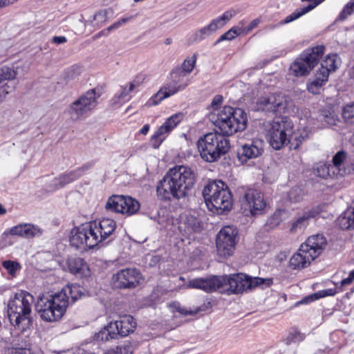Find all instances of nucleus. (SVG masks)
I'll list each match as a JSON object with an SVG mask.
<instances>
[{
  "label": "nucleus",
  "instance_id": "nucleus-1",
  "mask_svg": "<svg viewBox=\"0 0 354 354\" xmlns=\"http://www.w3.org/2000/svg\"><path fill=\"white\" fill-rule=\"evenodd\" d=\"M83 295L82 288L78 285H67L61 291L53 295L40 296L35 305L41 318L53 322L60 319L70 303H74Z\"/></svg>",
  "mask_w": 354,
  "mask_h": 354
},
{
  "label": "nucleus",
  "instance_id": "nucleus-2",
  "mask_svg": "<svg viewBox=\"0 0 354 354\" xmlns=\"http://www.w3.org/2000/svg\"><path fill=\"white\" fill-rule=\"evenodd\" d=\"M195 182L196 174L191 167L176 166L171 168L158 183L156 187L157 196L165 201L171 198H183L193 187Z\"/></svg>",
  "mask_w": 354,
  "mask_h": 354
},
{
  "label": "nucleus",
  "instance_id": "nucleus-3",
  "mask_svg": "<svg viewBox=\"0 0 354 354\" xmlns=\"http://www.w3.org/2000/svg\"><path fill=\"white\" fill-rule=\"evenodd\" d=\"M248 275L239 273L232 275H210L189 280L187 288L202 290L209 293L218 291L227 295L240 294L249 290Z\"/></svg>",
  "mask_w": 354,
  "mask_h": 354
},
{
  "label": "nucleus",
  "instance_id": "nucleus-4",
  "mask_svg": "<svg viewBox=\"0 0 354 354\" xmlns=\"http://www.w3.org/2000/svg\"><path fill=\"white\" fill-rule=\"evenodd\" d=\"M34 298L26 291L12 295L8 301V316L11 326L19 332H24L32 325V306Z\"/></svg>",
  "mask_w": 354,
  "mask_h": 354
},
{
  "label": "nucleus",
  "instance_id": "nucleus-5",
  "mask_svg": "<svg viewBox=\"0 0 354 354\" xmlns=\"http://www.w3.org/2000/svg\"><path fill=\"white\" fill-rule=\"evenodd\" d=\"M209 120L219 130V133L227 137L243 131L247 126L248 118L241 109L225 106L221 110H216L209 115Z\"/></svg>",
  "mask_w": 354,
  "mask_h": 354
},
{
  "label": "nucleus",
  "instance_id": "nucleus-6",
  "mask_svg": "<svg viewBox=\"0 0 354 354\" xmlns=\"http://www.w3.org/2000/svg\"><path fill=\"white\" fill-rule=\"evenodd\" d=\"M203 196L208 208L218 213L229 211L232 207V195L227 186L222 180H213L205 186Z\"/></svg>",
  "mask_w": 354,
  "mask_h": 354
},
{
  "label": "nucleus",
  "instance_id": "nucleus-7",
  "mask_svg": "<svg viewBox=\"0 0 354 354\" xmlns=\"http://www.w3.org/2000/svg\"><path fill=\"white\" fill-rule=\"evenodd\" d=\"M197 147L201 158L206 162H213L227 153L230 141L218 131L210 132L198 139Z\"/></svg>",
  "mask_w": 354,
  "mask_h": 354
},
{
  "label": "nucleus",
  "instance_id": "nucleus-8",
  "mask_svg": "<svg viewBox=\"0 0 354 354\" xmlns=\"http://www.w3.org/2000/svg\"><path fill=\"white\" fill-rule=\"evenodd\" d=\"M325 47L319 45L306 49L291 64L290 73L295 77H303L309 74L322 57Z\"/></svg>",
  "mask_w": 354,
  "mask_h": 354
},
{
  "label": "nucleus",
  "instance_id": "nucleus-9",
  "mask_svg": "<svg viewBox=\"0 0 354 354\" xmlns=\"http://www.w3.org/2000/svg\"><path fill=\"white\" fill-rule=\"evenodd\" d=\"M189 76L179 70L174 69L170 73V81L167 82L149 100L150 105H156L162 100L179 91L185 90L189 84Z\"/></svg>",
  "mask_w": 354,
  "mask_h": 354
},
{
  "label": "nucleus",
  "instance_id": "nucleus-10",
  "mask_svg": "<svg viewBox=\"0 0 354 354\" xmlns=\"http://www.w3.org/2000/svg\"><path fill=\"white\" fill-rule=\"evenodd\" d=\"M100 97L95 88L90 89L71 103L66 112L72 120H80L95 109Z\"/></svg>",
  "mask_w": 354,
  "mask_h": 354
},
{
  "label": "nucleus",
  "instance_id": "nucleus-11",
  "mask_svg": "<svg viewBox=\"0 0 354 354\" xmlns=\"http://www.w3.org/2000/svg\"><path fill=\"white\" fill-rule=\"evenodd\" d=\"M292 106V102L290 99L281 93L262 95L256 102L257 111L271 114L288 113Z\"/></svg>",
  "mask_w": 354,
  "mask_h": 354
},
{
  "label": "nucleus",
  "instance_id": "nucleus-12",
  "mask_svg": "<svg viewBox=\"0 0 354 354\" xmlns=\"http://www.w3.org/2000/svg\"><path fill=\"white\" fill-rule=\"evenodd\" d=\"M294 124L287 117L273 120L269 131V143L275 150H279L288 144V138L292 132Z\"/></svg>",
  "mask_w": 354,
  "mask_h": 354
},
{
  "label": "nucleus",
  "instance_id": "nucleus-13",
  "mask_svg": "<svg viewBox=\"0 0 354 354\" xmlns=\"http://www.w3.org/2000/svg\"><path fill=\"white\" fill-rule=\"evenodd\" d=\"M240 203L241 208L246 216L262 214L266 207V203L262 194L252 188L244 190L243 196L240 198Z\"/></svg>",
  "mask_w": 354,
  "mask_h": 354
},
{
  "label": "nucleus",
  "instance_id": "nucleus-14",
  "mask_svg": "<svg viewBox=\"0 0 354 354\" xmlns=\"http://www.w3.org/2000/svg\"><path fill=\"white\" fill-rule=\"evenodd\" d=\"M235 15L236 11L234 10L225 11L222 15L212 19L209 24L190 35L187 40L188 43L192 44L204 40L217 30L223 28Z\"/></svg>",
  "mask_w": 354,
  "mask_h": 354
},
{
  "label": "nucleus",
  "instance_id": "nucleus-15",
  "mask_svg": "<svg viewBox=\"0 0 354 354\" xmlns=\"http://www.w3.org/2000/svg\"><path fill=\"white\" fill-rule=\"evenodd\" d=\"M238 230L230 225L224 226L216 236V249L218 254L223 258L232 255L237 242Z\"/></svg>",
  "mask_w": 354,
  "mask_h": 354
},
{
  "label": "nucleus",
  "instance_id": "nucleus-16",
  "mask_svg": "<svg viewBox=\"0 0 354 354\" xmlns=\"http://www.w3.org/2000/svg\"><path fill=\"white\" fill-rule=\"evenodd\" d=\"M97 236H93L88 223L73 228L70 236V243L73 247L85 250L93 248L97 244Z\"/></svg>",
  "mask_w": 354,
  "mask_h": 354
},
{
  "label": "nucleus",
  "instance_id": "nucleus-17",
  "mask_svg": "<svg viewBox=\"0 0 354 354\" xmlns=\"http://www.w3.org/2000/svg\"><path fill=\"white\" fill-rule=\"evenodd\" d=\"M105 208L111 212L121 213L129 216L139 210L140 203L130 196L113 195L108 199Z\"/></svg>",
  "mask_w": 354,
  "mask_h": 354
},
{
  "label": "nucleus",
  "instance_id": "nucleus-18",
  "mask_svg": "<svg viewBox=\"0 0 354 354\" xmlns=\"http://www.w3.org/2000/svg\"><path fill=\"white\" fill-rule=\"evenodd\" d=\"M93 236H97V244L106 240L112 239L116 228V223L111 218H103L98 222H89Z\"/></svg>",
  "mask_w": 354,
  "mask_h": 354
},
{
  "label": "nucleus",
  "instance_id": "nucleus-19",
  "mask_svg": "<svg viewBox=\"0 0 354 354\" xmlns=\"http://www.w3.org/2000/svg\"><path fill=\"white\" fill-rule=\"evenodd\" d=\"M263 141L259 139L251 140L241 145L237 150V158L241 163L260 156L263 152Z\"/></svg>",
  "mask_w": 354,
  "mask_h": 354
},
{
  "label": "nucleus",
  "instance_id": "nucleus-20",
  "mask_svg": "<svg viewBox=\"0 0 354 354\" xmlns=\"http://www.w3.org/2000/svg\"><path fill=\"white\" fill-rule=\"evenodd\" d=\"M115 279L120 288H131L138 285L141 274L136 268H127L120 270L116 274Z\"/></svg>",
  "mask_w": 354,
  "mask_h": 354
},
{
  "label": "nucleus",
  "instance_id": "nucleus-21",
  "mask_svg": "<svg viewBox=\"0 0 354 354\" xmlns=\"http://www.w3.org/2000/svg\"><path fill=\"white\" fill-rule=\"evenodd\" d=\"M17 75V71L12 67L3 66L0 68V103L15 88L13 85H10L5 81L14 80Z\"/></svg>",
  "mask_w": 354,
  "mask_h": 354
},
{
  "label": "nucleus",
  "instance_id": "nucleus-22",
  "mask_svg": "<svg viewBox=\"0 0 354 354\" xmlns=\"http://www.w3.org/2000/svg\"><path fill=\"white\" fill-rule=\"evenodd\" d=\"M326 244L325 236L322 234H317L309 236L301 245L316 259L325 249Z\"/></svg>",
  "mask_w": 354,
  "mask_h": 354
},
{
  "label": "nucleus",
  "instance_id": "nucleus-23",
  "mask_svg": "<svg viewBox=\"0 0 354 354\" xmlns=\"http://www.w3.org/2000/svg\"><path fill=\"white\" fill-rule=\"evenodd\" d=\"M315 258L301 245L297 252L292 256L289 266L292 269L300 270L308 267Z\"/></svg>",
  "mask_w": 354,
  "mask_h": 354
},
{
  "label": "nucleus",
  "instance_id": "nucleus-24",
  "mask_svg": "<svg viewBox=\"0 0 354 354\" xmlns=\"http://www.w3.org/2000/svg\"><path fill=\"white\" fill-rule=\"evenodd\" d=\"M9 234L23 238L30 239L41 234V229L30 223H23L15 225L9 230Z\"/></svg>",
  "mask_w": 354,
  "mask_h": 354
},
{
  "label": "nucleus",
  "instance_id": "nucleus-25",
  "mask_svg": "<svg viewBox=\"0 0 354 354\" xmlns=\"http://www.w3.org/2000/svg\"><path fill=\"white\" fill-rule=\"evenodd\" d=\"M178 227L183 235L189 237L193 234L201 232L202 225L196 216H187L180 223Z\"/></svg>",
  "mask_w": 354,
  "mask_h": 354
},
{
  "label": "nucleus",
  "instance_id": "nucleus-26",
  "mask_svg": "<svg viewBox=\"0 0 354 354\" xmlns=\"http://www.w3.org/2000/svg\"><path fill=\"white\" fill-rule=\"evenodd\" d=\"M111 324L117 325L116 333H118V336L121 337H126L132 333L136 327L134 318L129 315H125L121 317L120 320L111 322Z\"/></svg>",
  "mask_w": 354,
  "mask_h": 354
},
{
  "label": "nucleus",
  "instance_id": "nucleus-27",
  "mask_svg": "<svg viewBox=\"0 0 354 354\" xmlns=\"http://www.w3.org/2000/svg\"><path fill=\"white\" fill-rule=\"evenodd\" d=\"M319 212L315 209H312L304 212L301 215L298 216L296 220L292 223L290 232L297 233L304 230L308 225L309 220L315 217Z\"/></svg>",
  "mask_w": 354,
  "mask_h": 354
},
{
  "label": "nucleus",
  "instance_id": "nucleus-28",
  "mask_svg": "<svg viewBox=\"0 0 354 354\" xmlns=\"http://www.w3.org/2000/svg\"><path fill=\"white\" fill-rule=\"evenodd\" d=\"M68 267L70 272L74 274H79L81 277L90 275V270L87 263L83 259L73 257L68 260Z\"/></svg>",
  "mask_w": 354,
  "mask_h": 354
},
{
  "label": "nucleus",
  "instance_id": "nucleus-29",
  "mask_svg": "<svg viewBox=\"0 0 354 354\" xmlns=\"http://www.w3.org/2000/svg\"><path fill=\"white\" fill-rule=\"evenodd\" d=\"M117 327L115 324L110 322L107 326H105L95 334L94 339L97 342H108L117 339L118 337V333H116Z\"/></svg>",
  "mask_w": 354,
  "mask_h": 354
},
{
  "label": "nucleus",
  "instance_id": "nucleus-30",
  "mask_svg": "<svg viewBox=\"0 0 354 354\" xmlns=\"http://www.w3.org/2000/svg\"><path fill=\"white\" fill-rule=\"evenodd\" d=\"M324 0H313V3H309L307 6H305L304 8H300L296 9L292 14L287 16L283 21H280L281 25L286 24L288 23H290L304 15L308 13V12L313 10L315 8H316L318 5L322 3Z\"/></svg>",
  "mask_w": 354,
  "mask_h": 354
},
{
  "label": "nucleus",
  "instance_id": "nucleus-31",
  "mask_svg": "<svg viewBox=\"0 0 354 354\" xmlns=\"http://www.w3.org/2000/svg\"><path fill=\"white\" fill-rule=\"evenodd\" d=\"M327 71L323 73L318 71L315 73V79L307 85L308 91L313 94H318L322 89V86L328 82Z\"/></svg>",
  "mask_w": 354,
  "mask_h": 354
},
{
  "label": "nucleus",
  "instance_id": "nucleus-32",
  "mask_svg": "<svg viewBox=\"0 0 354 354\" xmlns=\"http://www.w3.org/2000/svg\"><path fill=\"white\" fill-rule=\"evenodd\" d=\"M339 59L337 54H330L326 56L324 60L321 63V66L318 71L323 73L326 70L327 71V77H328L329 73L335 71L339 65Z\"/></svg>",
  "mask_w": 354,
  "mask_h": 354
},
{
  "label": "nucleus",
  "instance_id": "nucleus-33",
  "mask_svg": "<svg viewBox=\"0 0 354 354\" xmlns=\"http://www.w3.org/2000/svg\"><path fill=\"white\" fill-rule=\"evenodd\" d=\"M330 168H332L330 163L319 162L315 165L313 173L315 175L325 179L328 178H338L336 174H333V169H330Z\"/></svg>",
  "mask_w": 354,
  "mask_h": 354
},
{
  "label": "nucleus",
  "instance_id": "nucleus-34",
  "mask_svg": "<svg viewBox=\"0 0 354 354\" xmlns=\"http://www.w3.org/2000/svg\"><path fill=\"white\" fill-rule=\"evenodd\" d=\"M184 114L183 113H177L169 118L159 127L165 135L169 133L178 124L183 120Z\"/></svg>",
  "mask_w": 354,
  "mask_h": 354
},
{
  "label": "nucleus",
  "instance_id": "nucleus-35",
  "mask_svg": "<svg viewBox=\"0 0 354 354\" xmlns=\"http://www.w3.org/2000/svg\"><path fill=\"white\" fill-rule=\"evenodd\" d=\"M244 25V21H241L238 26H233L229 30L223 34L214 43V46L217 45L223 41H231L234 39L236 36L243 34V26Z\"/></svg>",
  "mask_w": 354,
  "mask_h": 354
},
{
  "label": "nucleus",
  "instance_id": "nucleus-36",
  "mask_svg": "<svg viewBox=\"0 0 354 354\" xmlns=\"http://www.w3.org/2000/svg\"><path fill=\"white\" fill-rule=\"evenodd\" d=\"M308 133L303 130L301 132L298 131L290 134L288 138V144L290 149L297 150L299 149L300 145L307 138Z\"/></svg>",
  "mask_w": 354,
  "mask_h": 354
},
{
  "label": "nucleus",
  "instance_id": "nucleus-37",
  "mask_svg": "<svg viewBox=\"0 0 354 354\" xmlns=\"http://www.w3.org/2000/svg\"><path fill=\"white\" fill-rule=\"evenodd\" d=\"M339 225L343 230H354V208L345 212L339 218Z\"/></svg>",
  "mask_w": 354,
  "mask_h": 354
},
{
  "label": "nucleus",
  "instance_id": "nucleus-38",
  "mask_svg": "<svg viewBox=\"0 0 354 354\" xmlns=\"http://www.w3.org/2000/svg\"><path fill=\"white\" fill-rule=\"evenodd\" d=\"M346 158V153L344 151H338L333 156L332 160L333 163H330V166L332 167L330 169H333L332 171L333 174H336L337 176H342L343 175L340 167Z\"/></svg>",
  "mask_w": 354,
  "mask_h": 354
},
{
  "label": "nucleus",
  "instance_id": "nucleus-39",
  "mask_svg": "<svg viewBox=\"0 0 354 354\" xmlns=\"http://www.w3.org/2000/svg\"><path fill=\"white\" fill-rule=\"evenodd\" d=\"M336 293L337 290L335 288H328L326 290H319L317 292H315L310 295L306 297L300 301V303L307 304L327 296H334Z\"/></svg>",
  "mask_w": 354,
  "mask_h": 354
},
{
  "label": "nucleus",
  "instance_id": "nucleus-40",
  "mask_svg": "<svg viewBox=\"0 0 354 354\" xmlns=\"http://www.w3.org/2000/svg\"><path fill=\"white\" fill-rule=\"evenodd\" d=\"M286 214V213L284 209H277L273 214L268 218L266 225L270 229L276 227L285 218Z\"/></svg>",
  "mask_w": 354,
  "mask_h": 354
},
{
  "label": "nucleus",
  "instance_id": "nucleus-41",
  "mask_svg": "<svg viewBox=\"0 0 354 354\" xmlns=\"http://www.w3.org/2000/svg\"><path fill=\"white\" fill-rule=\"evenodd\" d=\"M249 286V290L261 287L268 288L272 284V279L271 278H261V277H251L248 276Z\"/></svg>",
  "mask_w": 354,
  "mask_h": 354
},
{
  "label": "nucleus",
  "instance_id": "nucleus-42",
  "mask_svg": "<svg viewBox=\"0 0 354 354\" xmlns=\"http://www.w3.org/2000/svg\"><path fill=\"white\" fill-rule=\"evenodd\" d=\"M319 118L330 127L337 125L339 121L338 116L333 111L326 109L322 111Z\"/></svg>",
  "mask_w": 354,
  "mask_h": 354
},
{
  "label": "nucleus",
  "instance_id": "nucleus-43",
  "mask_svg": "<svg viewBox=\"0 0 354 354\" xmlns=\"http://www.w3.org/2000/svg\"><path fill=\"white\" fill-rule=\"evenodd\" d=\"M196 61V57L194 55L192 57H187L183 62L181 67L176 69L183 72L185 75L189 76L195 66Z\"/></svg>",
  "mask_w": 354,
  "mask_h": 354
},
{
  "label": "nucleus",
  "instance_id": "nucleus-44",
  "mask_svg": "<svg viewBox=\"0 0 354 354\" xmlns=\"http://www.w3.org/2000/svg\"><path fill=\"white\" fill-rule=\"evenodd\" d=\"M354 13V0H350L343 8L339 15H338L337 20L344 21L348 17Z\"/></svg>",
  "mask_w": 354,
  "mask_h": 354
},
{
  "label": "nucleus",
  "instance_id": "nucleus-45",
  "mask_svg": "<svg viewBox=\"0 0 354 354\" xmlns=\"http://www.w3.org/2000/svg\"><path fill=\"white\" fill-rule=\"evenodd\" d=\"M304 334L300 333L297 329H292L289 332L285 341L286 344H290L292 343H297L301 342L304 339Z\"/></svg>",
  "mask_w": 354,
  "mask_h": 354
},
{
  "label": "nucleus",
  "instance_id": "nucleus-46",
  "mask_svg": "<svg viewBox=\"0 0 354 354\" xmlns=\"http://www.w3.org/2000/svg\"><path fill=\"white\" fill-rule=\"evenodd\" d=\"M2 266L7 270L8 273L12 276H15L17 272L21 269V266L18 262L11 260L3 261Z\"/></svg>",
  "mask_w": 354,
  "mask_h": 354
},
{
  "label": "nucleus",
  "instance_id": "nucleus-47",
  "mask_svg": "<svg viewBox=\"0 0 354 354\" xmlns=\"http://www.w3.org/2000/svg\"><path fill=\"white\" fill-rule=\"evenodd\" d=\"M167 135L160 128L155 132L151 138V143L154 149H158L161 143L165 139Z\"/></svg>",
  "mask_w": 354,
  "mask_h": 354
},
{
  "label": "nucleus",
  "instance_id": "nucleus-48",
  "mask_svg": "<svg viewBox=\"0 0 354 354\" xmlns=\"http://www.w3.org/2000/svg\"><path fill=\"white\" fill-rule=\"evenodd\" d=\"M342 116L347 122H354V103L347 104L344 106L342 111Z\"/></svg>",
  "mask_w": 354,
  "mask_h": 354
},
{
  "label": "nucleus",
  "instance_id": "nucleus-49",
  "mask_svg": "<svg viewBox=\"0 0 354 354\" xmlns=\"http://www.w3.org/2000/svg\"><path fill=\"white\" fill-rule=\"evenodd\" d=\"M133 351V346L130 342H125L122 345L118 346L115 351H113L114 354H132Z\"/></svg>",
  "mask_w": 354,
  "mask_h": 354
},
{
  "label": "nucleus",
  "instance_id": "nucleus-50",
  "mask_svg": "<svg viewBox=\"0 0 354 354\" xmlns=\"http://www.w3.org/2000/svg\"><path fill=\"white\" fill-rule=\"evenodd\" d=\"M90 168V165H84L81 167H79L76 169L71 171L68 174L71 178V180L73 182L74 180L78 179L81 177L86 171H88Z\"/></svg>",
  "mask_w": 354,
  "mask_h": 354
},
{
  "label": "nucleus",
  "instance_id": "nucleus-51",
  "mask_svg": "<svg viewBox=\"0 0 354 354\" xmlns=\"http://www.w3.org/2000/svg\"><path fill=\"white\" fill-rule=\"evenodd\" d=\"M71 177L69 176V174L68 173L64 174L61 176H59L57 178H55L54 180V184L55 185L57 186V188H60L66 185L72 183Z\"/></svg>",
  "mask_w": 354,
  "mask_h": 354
},
{
  "label": "nucleus",
  "instance_id": "nucleus-52",
  "mask_svg": "<svg viewBox=\"0 0 354 354\" xmlns=\"http://www.w3.org/2000/svg\"><path fill=\"white\" fill-rule=\"evenodd\" d=\"M302 198L299 188H292L289 192V198L292 202H299Z\"/></svg>",
  "mask_w": 354,
  "mask_h": 354
},
{
  "label": "nucleus",
  "instance_id": "nucleus-53",
  "mask_svg": "<svg viewBox=\"0 0 354 354\" xmlns=\"http://www.w3.org/2000/svg\"><path fill=\"white\" fill-rule=\"evenodd\" d=\"M133 17H123L122 19H120V20L115 21L113 24H112L111 26H110L108 28H107V30L108 31H111V30H115V29H118V28H120L122 24L128 22L129 21H130L131 19H132Z\"/></svg>",
  "mask_w": 354,
  "mask_h": 354
},
{
  "label": "nucleus",
  "instance_id": "nucleus-54",
  "mask_svg": "<svg viewBox=\"0 0 354 354\" xmlns=\"http://www.w3.org/2000/svg\"><path fill=\"white\" fill-rule=\"evenodd\" d=\"M260 21L261 19L259 18H257L252 20L248 26L245 28L243 27V33L247 34L250 32L252 30H253L259 24Z\"/></svg>",
  "mask_w": 354,
  "mask_h": 354
},
{
  "label": "nucleus",
  "instance_id": "nucleus-55",
  "mask_svg": "<svg viewBox=\"0 0 354 354\" xmlns=\"http://www.w3.org/2000/svg\"><path fill=\"white\" fill-rule=\"evenodd\" d=\"M222 102L223 97L220 95H217L213 98L212 102L211 103V106L213 109L212 113H215L216 110H220L218 107L219 105L221 104Z\"/></svg>",
  "mask_w": 354,
  "mask_h": 354
},
{
  "label": "nucleus",
  "instance_id": "nucleus-56",
  "mask_svg": "<svg viewBox=\"0 0 354 354\" xmlns=\"http://www.w3.org/2000/svg\"><path fill=\"white\" fill-rule=\"evenodd\" d=\"M106 19V12L104 10H101L95 13L93 16V20L97 21V23H102Z\"/></svg>",
  "mask_w": 354,
  "mask_h": 354
},
{
  "label": "nucleus",
  "instance_id": "nucleus-57",
  "mask_svg": "<svg viewBox=\"0 0 354 354\" xmlns=\"http://www.w3.org/2000/svg\"><path fill=\"white\" fill-rule=\"evenodd\" d=\"M354 281V270L350 272L348 277L344 279L341 281V287L349 285Z\"/></svg>",
  "mask_w": 354,
  "mask_h": 354
},
{
  "label": "nucleus",
  "instance_id": "nucleus-58",
  "mask_svg": "<svg viewBox=\"0 0 354 354\" xmlns=\"http://www.w3.org/2000/svg\"><path fill=\"white\" fill-rule=\"evenodd\" d=\"M144 80V77L142 75L137 76L131 82L129 83L131 88L135 89L136 87H138Z\"/></svg>",
  "mask_w": 354,
  "mask_h": 354
},
{
  "label": "nucleus",
  "instance_id": "nucleus-59",
  "mask_svg": "<svg viewBox=\"0 0 354 354\" xmlns=\"http://www.w3.org/2000/svg\"><path fill=\"white\" fill-rule=\"evenodd\" d=\"M134 89L131 88V86H125L122 87V91L120 94L118 95L119 98H124L127 97L129 93L133 91Z\"/></svg>",
  "mask_w": 354,
  "mask_h": 354
},
{
  "label": "nucleus",
  "instance_id": "nucleus-60",
  "mask_svg": "<svg viewBox=\"0 0 354 354\" xmlns=\"http://www.w3.org/2000/svg\"><path fill=\"white\" fill-rule=\"evenodd\" d=\"M10 354H32L29 348H14Z\"/></svg>",
  "mask_w": 354,
  "mask_h": 354
},
{
  "label": "nucleus",
  "instance_id": "nucleus-61",
  "mask_svg": "<svg viewBox=\"0 0 354 354\" xmlns=\"http://www.w3.org/2000/svg\"><path fill=\"white\" fill-rule=\"evenodd\" d=\"M67 41L65 36H55L52 38V42L56 44H64Z\"/></svg>",
  "mask_w": 354,
  "mask_h": 354
},
{
  "label": "nucleus",
  "instance_id": "nucleus-62",
  "mask_svg": "<svg viewBox=\"0 0 354 354\" xmlns=\"http://www.w3.org/2000/svg\"><path fill=\"white\" fill-rule=\"evenodd\" d=\"M201 309H197L195 311H193V310H187L184 307H182L180 308V310H178V312L182 314V315H194L196 314L197 312L200 311Z\"/></svg>",
  "mask_w": 354,
  "mask_h": 354
},
{
  "label": "nucleus",
  "instance_id": "nucleus-63",
  "mask_svg": "<svg viewBox=\"0 0 354 354\" xmlns=\"http://www.w3.org/2000/svg\"><path fill=\"white\" fill-rule=\"evenodd\" d=\"M149 131V124H145L142 129L140 130V133L146 135Z\"/></svg>",
  "mask_w": 354,
  "mask_h": 354
},
{
  "label": "nucleus",
  "instance_id": "nucleus-64",
  "mask_svg": "<svg viewBox=\"0 0 354 354\" xmlns=\"http://www.w3.org/2000/svg\"><path fill=\"white\" fill-rule=\"evenodd\" d=\"M172 306L178 312V310H180V308H181V306L178 302H174L172 304Z\"/></svg>",
  "mask_w": 354,
  "mask_h": 354
}]
</instances>
